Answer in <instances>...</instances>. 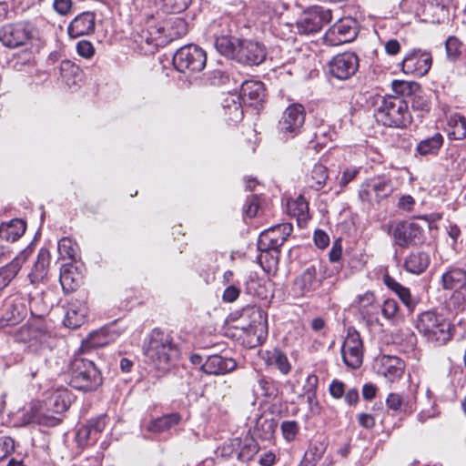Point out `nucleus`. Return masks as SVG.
Returning <instances> with one entry per match:
<instances>
[{
	"instance_id": "11",
	"label": "nucleus",
	"mask_w": 466,
	"mask_h": 466,
	"mask_svg": "<svg viewBox=\"0 0 466 466\" xmlns=\"http://www.w3.org/2000/svg\"><path fill=\"white\" fill-rule=\"evenodd\" d=\"M331 11L322 6H312L302 13L296 22L300 35H311L319 32L331 21Z\"/></svg>"
},
{
	"instance_id": "26",
	"label": "nucleus",
	"mask_w": 466,
	"mask_h": 466,
	"mask_svg": "<svg viewBox=\"0 0 466 466\" xmlns=\"http://www.w3.org/2000/svg\"><path fill=\"white\" fill-rule=\"evenodd\" d=\"M236 367L237 362L231 358L211 355L202 364L201 370L206 374L222 375L234 370Z\"/></svg>"
},
{
	"instance_id": "4",
	"label": "nucleus",
	"mask_w": 466,
	"mask_h": 466,
	"mask_svg": "<svg viewBox=\"0 0 466 466\" xmlns=\"http://www.w3.org/2000/svg\"><path fill=\"white\" fill-rule=\"evenodd\" d=\"M68 376L70 386L83 391L96 390L103 382L100 370L83 352L76 354L70 361Z\"/></svg>"
},
{
	"instance_id": "40",
	"label": "nucleus",
	"mask_w": 466,
	"mask_h": 466,
	"mask_svg": "<svg viewBox=\"0 0 466 466\" xmlns=\"http://www.w3.org/2000/svg\"><path fill=\"white\" fill-rule=\"evenodd\" d=\"M60 74L63 80L69 86L77 84L81 79V69L70 60H63L60 64Z\"/></svg>"
},
{
	"instance_id": "55",
	"label": "nucleus",
	"mask_w": 466,
	"mask_h": 466,
	"mask_svg": "<svg viewBox=\"0 0 466 466\" xmlns=\"http://www.w3.org/2000/svg\"><path fill=\"white\" fill-rule=\"evenodd\" d=\"M167 12L181 13L186 10L191 0H161Z\"/></svg>"
},
{
	"instance_id": "13",
	"label": "nucleus",
	"mask_w": 466,
	"mask_h": 466,
	"mask_svg": "<svg viewBox=\"0 0 466 466\" xmlns=\"http://www.w3.org/2000/svg\"><path fill=\"white\" fill-rule=\"evenodd\" d=\"M343 362L350 369H358L363 360V343L360 333L349 329L347 337L341 346Z\"/></svg>"
},
{
	"instance_id": "36",
	"label": "nucleus",
	"mask_w": 466,
	"mask_h": 466,
	"mask_svg": "<svg viewBox=\"0 0 466 466\" xmlns=\"http://www.w3.org/2000/svg\"><path fill=\"white\" fill-rule=\"evenodd\" d=\"M384 284L396 295L400 298L402 303L410 309L412 310L417 304V299L412 297L410 294V290L402 286L400 283L397 282L390 275H385L383 277Z\"/></svg>"
},
{
	"instance_id": "22",
	"label": "nucleus",
	"mask_w": 466,
	"mask_h": 466,
	"mask_svg": "<svg viewBox=\"0 0 466 466\" xmlns=\"http://www.w3.org/2000/svg\"><path fill=\"white\" fill-rule=\"evenodd\" d=\"M321 284L322 277L318 276L317 266L312 264L295 279L293 289L298 295L305 296L317 290Z\"/></svg>"
},
{
	"instance_id": "15",
	"label": "nucleus",
	"mask_w": 466,
	"mask_h": 466,
	"mask_svg": "<svg viewBox=\"0 0 466 466\" xmlns=\"http://www.w3.org/2000/svg\"><path fill=\"white\" fill-rule=\"evenodd\" d=\"M359 66V57L355 53L344 52L329 61V72L339 80H347L356 74Z\"/></svg>"
},
{
	"instance_id": "18",
	"label": "nucleus",
	"mask_w": 466,
	"mask_h": 466,
	"mask_svg": "<svg viewBox=\"0 0 466 466\" xmlns=\"http://www.w3.org/2000/svg\"><path fill=\"white\" fill-rule=\"evenodd\" d=\"M432 57L431 53L413 49L410 51L402 60V71L416 76H425L431 67Z\"/></svg>"
},
{
	"instance_id": "58",
	"label": "nucleus",
	"mask_w": 466,
	"mask_h": 466,
	"mask_svg": "<svg viewBox=\"0 0 466 466\" xmlns=\"http://www.w3.org/2000/svg\"><path fill=\"white\" fill-rule=\"evenodd\" d=\"M398 303L394 299H386L382 307H380V311L383 317L389 320L393 319L398 312Z\"/></svg>"
},
{
	"instance_id": "8",
	"label": "nucleus",
	"mask_w": 466,
	"mask_h": 466,
	"mask_svg": "<svg viewBox=\"0 0 466 466\" xmlns=\"http://www.w3.org/2000/svg\"><path fill=\"white\" fill-rule=\"evenodd\" d=\"M392 192L391 179L386 176H378L367 179L360 185L358 197L362 203L370 207L389 198Z\"/></svg>"
},
{
	"instance_id": "25",
	"label": "nucleus",
	"mask_w": 466,
	"mask_h": 466,
	"mask_svg": "<svg viewBox=\"0 0 466 466\" xmlns=\"http://www.w3.org/2000/svg\"><path fill=\"white\" fill-rule=\"evenodd\" d=\"M238 96L244 103L256 106L261 104L266 97L264 84L260 81L247 80L242 84Z\"/></svg>"
},
{
	"instance_id": "51",
	"label": "nucleus",
	"mask_w": 466,
	"mask_h": 466,
	"mask_svg": "<svg viewBox=\"0 0 466 466\" xmlns=\"http://www.w3.org/2000/svg\"><path fill=\"white\" fill-rule=\"evenodd\" d=\"M76 438L78 445L82 447L93 444L97 440L87 424L78 429Z\"/></svg>"
},
{
	"instance_id": "5",
	"label": "nucleus",
	"mask_w": 466,
	"mask_h": 466,
	"mask_svg": "<svg viewBox=\"0 0 466 466\" xmlns=\"http://www.w3.org/2000/svg\"><path fill=\"white\" fill-rule=\"evenodd\" d=\"M379 123L388 127L405 128L411 123L408 103L400 96H383L375 110Z\"/></svg>"
},
{
	"instance_id": "9",
	"label": "nucleus",
	"mask_w": 466,
	"mask_h": 466,
	"mask_svg": "<svg viewBox=\"0 0 466 466\" xmlns=\"http://www.w3.org/2000/svg\"><path fill=\"white\" fill-rule=\"evenodd\" d=\"M306 118V111L302 105H289L282 113L278 123V132L282 139L289 140L301 134Z\"/></svg>"
},
{
	"instance_id": "29",
	"label": "nucleus",
	"mask_w": 466,
	"mask_h": 466,
	"mask_svg": "<svg viewBox=\"0 0 466 466\" xmlns=\"http://www.w3.org/2000/svg\"><path fill=\"white\" fill-rule=\"evenodd\" d=\"M222 109L226 121L229 124H237L243 119L244 112L240 96L237 94H228L223 99Z\"/></svg>"
},
{
	"instance_id": "44",
	"label": "nucleus",
	"mask_w": 466,
	"mask_h": 466,
	"mask_svg": "<svg viewBox=\"0 0 466 466\" xmlns=\"http://www.w3.org/2000/svg\"><path fill=\"white\" fill-rule=\"evenodd\" d=\"M392 89L398 94V96H413L416 92H419L420 86L412 81L394 80L392 82Z\"/></svg>"
},
{
	"instance_id": "21",
	"label": "nucleus",
	"mask_w": 466,
	"mask_h": 466,
	"mask_svg": "<svg viewBox=\"0 0 466 466\" xmlns=\"http://www.w3.org/2000/svg\"><path fill=\"white\" fill-rule=\"evenodd\" d=\"M376 369L378 375L390 382H395L402 377L405 363L396 356L384 355L377 360Z\"/></svg>"
},
{
	"instance_id": "49",
	"label": "nucleus",
	"mask_w": 466,
	"mask_h": 466,
	"mask_svg": "<svg viewBox=\"0 0 466 466\" xmlns=\"http://www.w3.org/2000/svg\"><path fill=\"white\" fill-rule=\"evenodd\" d=\"M276 429V424L272 420H259L257 422L256 431L259 437L263 440H269Z\"/></svg>"
},
{
	"instance_id": "42",
	"label": "nucleus",
	"mask_w": 466,
	"mask_h": 466,
	"mask_svg": "<svg viewBox=\"0 0 466 466\" xmlns=\"http://www.w3.org/2000/svg\"><path fill=\"white\" fill-rule=\"evenodd\" d=\"M288 212L290 216L298 219H305L308 217L309 204L305 198L299 196L295 199L289 200L287 203Z\"/></svg>"
},
{
	"instance_id": "12",
	"label": "nucleus",
	"mask_w": 466,
	"mask_h": 466,
	"mask_svg": "<svg viewBox=\"0 0 466 466\" xmlns=\"http://www.w3.org/2000/svg\"><path fill=\"white\" fill-rule=\"evenodd\" d=\"M27 299L21 294L7 297L2 307L0 329L19 324L27 315Z\"/></svg>"
},
{
	"instance_id": "17",
	"label": "nucleus",
	"mask_w": 466,
	"mask_h": 466,
	"mask_svg": "<svg viewBox=\"0 0 466 466\" xmlns=\"http://www.w3.org/2000/svg\"><path fill=\"white\" fill-rule=\"evenodd\" d=\"M162 34L163 27L155 25L154 19H149L144 26L134 34L133 38L142 51L153 53L162 43L159 42Z\"/></svg>"
},
{
	"instance_id": "28",
	"label": "nucleus",
	"mask_w": 466,
	"mask_h": 466,
	"mask_svg": "<svg viewBox=\"0 0 466 466\" xmlns=\"http://www.w3.org/2000/svg\"><path fill=\"white\" fill-rule=\"evenodd\" d=\"M82 273L73 262L63 264L60 269L59 280L66 292L74 291L82 282Z\"/></svg>"
},
{
	"instance_id": "10",
	"label": "nucleus",
	"mask_w": 466,
	"mask_h": 466,
	"mask_svg": "<svg viewBox=\"0 0 466 466\" xmlns=\"http://www.w3.org/2000/svg\"><path fill=\"white\" fill-rule=\"evenodd\" d=\"M393 238V244L401 248L421 244L424 240L423 229L414 222L400 221L390 225L388 230Z\"/></svg>"
},
{
	"instance_id": "33",
	"label": "nucleus",
	"mask_w": 466,
	"mask_h": 466,
	"mask_svg": "<svg viewBox=\"0 0 466 466\" xmlns=\"http://www.w3.org/2000/svg\"><path fill=\"white\" fill-rule=\"evenodd\" d=\"M444 289L458 291L466 286V270L461 268H451L441 277Z\"/></svg>"
},
{
	"instance_id": "46",
	"label": "nucleus",
	"mask_w": 466,
	"mask_h": 466,
	"mask_svg": "<svg viewBox=\"0 0 466 466\" xmlns=\"http://www.w3.org/2000/svg\"><path fill=\"white\" fill-rule=\"evenodd\" d=\"M451 131L450 133L453 139L461 140L466 138V118L461 115H454L450 119Z\"/></svg>"
},
{
	"instance_id": "23",
	"label": "nucleus",
	"mask_w": 466,
	"mask_h": 466,
	"mask_svg": "<svg viewBox=\"0 0 466 466\" xmlns=\"http://www.w3.org/2000/svg\"><path fill=\"white\" fill-rule=\"evenodd\" d=\"M96 29V14L86 11L77 15L68 25L67 33L71 38L92 35Z\"/></svg>"
},
{
	"instance_id": "39",
	"label": "nucleus",
	"mask_w": 466,
	"mask_h": 466,
	"mask_svg": "<svg viewBox=\"0 0 466 466\" xmlns=\"http://www.w3.org/2000/svg\"><path fill=\"white\" fill-rule=\"evenodd\" d=\"M241 39L230 35L228 37L221 38L213 44L220 55L235 60L239 46L238 43H241Z\"/></svg>"
},
{
	"instance_id": "30",
	"label": "nucleus",
	"mask_w": 466,
	"mask_h": 466,
	"mask_svg": "<svg viewBox=\"0 0 466 466\" xmlns=\"http://www.w3.org/2000/svg\"><path fill=\"white\" fill-rule=\"evenodd\" d=\"M416 397H404L400 393L391 392L386 398V406L398 414H411L415 410Z\"/></svg>"
},
{
	"instance_id": "2",
	"label": "nucleus",
	"mask_w": 466,
	"mask_h": 466,
	"mask_svg": "<svg viewBox=\"0 0 466 466\" xmlns=\"http://www.w3.org/2000/svg\"><path fill=\"white\" fill-rule=\"evenodd\" d=\"M71 401V394L66 389L57 390L45 400L44 405L32 406L30 411L24 414L23 420L25 423L56 426L61 421L56 415L65 412Z\"/></svg>"
},
{
	"instance_id": "16",
	"label": "nucleus",
	"mask_w": 466,
	"mask_h": 466,
	"mask_svg": "<svg viewBox=\"0 0 466 466\" xmlns=\"http://www.w3.org/2000/svg\"><path fill=\"white\" fill-rule=\"evenodd\" d=\"M357 35L356 21L350 18L339 19L324 35L329 46H339L352 41Z\"/></svg>"
},
{
	"instance_id": "27",
	"label": "nucleus",
	"mask_w": 466,
	"mask_h": 466,
	"mask_svg": "<svg viewBox=\"0 0 466 466\" xmlns=\"http://www.w3.org/2000/svg\"><path fill=\"white\" fill-rule=\"evenodd\" d=\"M116 337L117 334L111 331L109 327H105L100 330L91 333L87 339L83 341L79 352L86 354L91 349L101 348L109 344Z\"/></svg>"
},
{
	"instance_id": "57",
	"label": "nucleus",
	"mask_w": 466,
	"mask_h": 466,
	"mask_svg": "<svg viewBox=\"0 0 466 466\" xmlns=\"http://www.w3.org/2000/svg\"><path fill=\"white\" fill-rule=\"evenodd\" d=\"M15 451V441L9 436H0V461Z\"/></svg>"
},
{
	"instance_id": "3",
	"label": "nucleus",
	"mask_w": 466,
	"mask_h": 466,
	"mask_svg": "<svg viewBox=\"0 0 466 466\" xmlns=\"http://www.w3.org/2000/svg\"><path fill=\"white\" fill-rule=\"evenodd\" d=\"M416 328L428 342L436 346L446 345L453 337L454 325L449 319L434 310L418 315Z\"/></svg>"
},
{
	"instance_id": "20",
	"label": "nucleus",
	"mask_w": 466,
	"mask_h": 466,
	"mask_svg": "<svg viewBox=\"0 0 466 466\" xmlns=\"http://www.w3.org/2000/svg\"><path fill=\"white\" fill-rule=\"evenodd\" d=\"M238 44L239 46L235 59L238 63L258 66L265 61L267 49L263 44L252 40H242Z\"/></svg>"
},
{
	"instance_id": "24",
	"label": "nucleus",
	"mask_w": 466,
	"mask_h": 466,
	"mask_svg": "<svg viewBox=\"0 0 466 466\" xmlns=\"http://www.w3.org/2000/svg\"><path fill=\"white\" fill-rule=\"evenodd\" d=\"M235 27L236 25L228 16L216 19L208 25L205 33L206 39L215 43L221 38L228 37L232 35Z\"/></svg>"
},
{
	"instance_id": "1",
	"label": "nucleus",
	"mask_w": 466,
	"mask_h": 466,
	"mask_svg": "<svg viewBox=\"0 0 466 466\" xmlns=\"http://www.w3.org/2000/svg\"><path fill=\"white\" fill-rule=\"evenodd\" d=\"M143 350L148 361L163 372L168 370L179 356V347L175 342L173 334L158 328L154 329L147 336Z\"/></svg>"
},
{
	"instance_id": "59",
	"label": "nucleus",
	"mask_w": 466,
	"mask_h": 466,
	"mask_svg": "<svg viewBox=\"0 0 466 466\" xmlns=\"http://www.w3.org/2000/svg\"><path fill=\"white\" fill-rule=\"evenodd\" d=\"M259 208V197L258 195H252L247 198L246 204L244 205V212L246 216L254 218Z\"/></svg>"
},
{
	"instance_id": "7",
	"label": "nucleus",
	"mask_w": 466,
	"mask_h": 466,
	"mask_svg": "<svg viewBox=\"0 0 466 466\" xmlns=\"http://www.w3.org/2000/svg\"><path fill=\"white\" fill-rule=\"evenodd\" d=\"M173 66L180 73L192 76L201 72L207 63L206 52L199 46L190 44L186 45L173 56Z\"/></svg>"
},
{
	"instance_id": "34",
	"label": "nucleus",
	"mask_w": 466,
	"mask_h": 466,
	"mask_svg": "<svg viewBox=\"0 0 466 466\" xmlns=\"http://www.w3.org/2000/svg\"><path fill=\"white\" fill-rule=\"evenodd\" d=\"M181 420V416L177 412L168 413L154 419L148 422L146 429L152 433L159 434L169 431Z\"/></svg>"
},
{
	"instance_id": "31",
	"label": "nucleus",
	"mask_w": 466,
	"mask_h": 466,
	"mask_svg": "<svg viewBox=\"0 0 466 466\" xmlns=\"http://www.w3.org/2000/svg\"><path fill=\"white\" fill-rule=\"evenodd\" d=\"M86 313L87 308L84 303L77 300L69 302L64 325L72 329L79 328L86 321Z\"/></svg>"
},
{
	"instance_id": "38",
	"label": "nucleus",
	"mask_w": 466,
	"mask_h": 466,
	"mask_svg": "<svg viewBox=\"0 0 466 466\" xmlns=\"http://www.w3.org/2000/svg\"><path fill=\"white\" fill-rule=\"evenodd\" d=\"M443 137L436 132L433 136L420 140L416 147V152L420 156H436L443 145Z\"/></svg>"
},
{
	"instance_id": "43",
	"label": "nucleus",
	"mask_w": 466,
	"mask_h": 466,
	"mask_svg": "<svg viewBox=\"0 0 466 466\" xmlns=\"http://www.w3.org/2000/svg\"><path fill=\"white\" fill-rule=\"evenodd\" d=\"M267 354L270 365L276 366L283 374H288L290 371L291 366L289 360L281 350L275 349L272 351H268Z\"/></svg>"
},
{
	"instance_id": "37",
	"label": "nucleus",
	"mask_w": 466,
	"mask_h": 466,
	"mask_svg": "<svg viewBox=\"0 0 466 466\" xmlns=\"http://www.w3.org/2000/svg\"><path fill=\"white\" fill-rule=\"evenodd\" d=\"M50 262V253L46 248H41L37 255V259L34 264L31 272L28 274L31 283L41 281L47 274Z\"/></svg>"
},
{
	"instance_id": "48",
	"label": "nucleus",
	"mask_w": 466,
	"mask_h": 466,
	"mask_svg": "<svg viewBox=\"0 0 466 466\" xmlns=\"http://www.w3.org/2000/svg\"><path fill=\"white\" fill-rule=\"evenodd\" d=\"M258 450L259 447L256 441L249 439L240 448V451L238 454V459L244 462L249 461L258 453Z\"/></svg>"
},
{
	"instance_id": "45",
	"label": "nucleus",
	"mask_w": 466,
	"mask_h": 466,
	"mask_svg": "<svg viewBox=\"0 0 466 466\" xmlns=\"http://www.w3.org/2000/svg\"><path fill=\"white\" fill-rule=\"evenodd\" d=\"M328 178V168L322 164H315L311 170L310 187L315 190H320L326 184Z\"/></svg>"
},
{
	"instance_id": "41",
	"label": "nucleus",
	"mask_w": 466,
	"mask_h": 466,
	"mask_svg": "<svg viewBox=\"0 0 466 466\" xmlns=\"http://www.w3.org/2000/svg\"><path fill=\"white\" fill-rule=\"evenodd\" d=\"M58 252L62 258H68L71 262L76 261L78 256L79 248L76 242L70 238H62L58 241Z\"/></svg>"
},
{
	"instance_id": "35",
	"label": "nucleus",
	"mask_w": 466,
	"mask_h": 466,
	"mask_svg": "<svg viewBox=\"0 0 466 466\" xmlns=\"http://www.w3.org/2000/svg\"><path fill=\"white\" fill-rule=\"evenodd\" d=\"M25 229V221L14 218L0 225V238L6 241L15 242L24 235Z\"/></svg>"
},
{
	"instance_id": "63",
	"label": "nucleus",
	"mask_w": 466,
	"mask_h": 466,
	"mask_svg": "<svg viewBox=\"0 0 466 466\" xmlns=\"http://www.w3.org/2000/svg\"><path fill=\"white\" fill-rule=\"evenodd\" d=\"M106 416H100L96 419L90 420L87 422L88 427L91 429L93 433L97 438L98 434L101 433L106 428Z\"/></svg>"
},
{
	"instance_id": "50",
	"label": "nucleus",
	"mask_w": 466,
	"mask_h": 466,
	"mask_svg": "<svg viewBox=\"0 0 466 466\" xmlns=\"http://www.w3.org/2000/svg\"><path fill=\"white\" fill-rule=\"evenodd\" d=\"M462 44L456 36H449L445 42L447 57L452 61L457 60L461 56Z\"/></svg>"
},
{
	"instance_id": "52",
	"label": "nucleus",
	"mask_w": 466,
	"mask_h": 466,
	"mask_svg": "<svg viewBox=\"0 0 466 466\" xmlns=\"http://www.w3.org/2000/svg\"><path fill=\"white\" fill-rule=\"evenodd\" d=\"M360 167L350 166L343 168L341 176L339 178V185L340 187H345L349 183L353 181L359 175Z\"/></svg>"
},
{
	"instance_id": "32",
	"label": "nucleus",
	"mask_w": 466,
	"mask_h": 466,
	"mask_svg": "<svg viewBox=\"0 0 466 466\" xmlns=\"http://www.w3.org/2000/svg\"><path fill=\"white\" fill-rule=\"evenodd\" d=\"M430 262L431 257L427 252L417 250L406 257L403 268L410 273L420 275L427 269Z\"/></svg>"
},
{
	"instance_id": "6",
	"label": "nucleus",
	"mask_w": 466,
	"mask_h": 466,
	"mask_svg": "<svg viewBox=\"0 0 466 466\" xmlns=\"http://www.w3.org/2000/svg\"><path fill=\"white\" fill-rule=\"evenodd\" d=\"M293 226L290 223H281L270 227L260 233L258 240V248L261 253L270 256L272 262L277 265L280 248L291 234Z\"/></svg>"
},
{
	"instance_id": "47",
	"label": "nucleus",
	"mask_w": 466,
	"mask_h": 466,
	"mask_svg": "<svg viewBox=\"0 0 466 466\" xmlns=\"http://www.w3.org/2000/svg\"><path fill=\"white\" fill-rule=\"evenodd\" d=\"M335 137V129L326 124H321L317 127L316 131L314 132V137L317 140V143L321 146H325L328 142L332 141Z\"/></svg>"
},
{
	"instance_id": "53",
	"label": "nucleus",
	"mask_w": 466,
	"mask_h": 466,
	"mask_svg": "<svg viewBox=\"0 0 466 466\" xmlns=\"http://www.w3.org/2000/svg\"><path fill=\"white\" fill-rule=\"evenodd\" d=\"M16 268L6 264L5 267L0 268V291H2L9 283L15 278L17 273Z\"/></svg>"
},
{
	"instance_id": "64",
	"label": "nucleus",
	"mask_w": 466,
	"mask_h": 466,
	"mask_svg": "<svg viewBox=\"0 0 466 466\" xmlns=\"http://www.w3.org/2000/svg\"><path fill=\"white\" fill-rule=\"evenodd\" d=\"M72 5V0H54L53 3L55 11L61 15H66L70 13Z\"/></svg>"
},
{
	"instance_id": "60",
	"label": "nucleus",
	"mask_w": 466,
	"mask_h": 466,
	"mask_svg": "<svg viewBox=\"0 0 466 466\" xmlns=\"http://www.w3.org/2000/svg\"><path fill=\"white\" fill-rule=\"evenodd\" d=\"M77 54L84 58H91L95 54V48L91 42L81 40L76 45Z\"/></svg>"
},
{
	"instance_id": "56",
	"label": "nucleus",
	"mask_w": 466,
	"mask_h": 466,
	"mask_svg": "<svg viewBox=\"0 0 466 466\" xmlns=\"http://www.w3.org/2000/svg\"><path fill=\"white\" fill-rule=\"evenodd\" d=\"M411 106L413 109L420 111L428 112L431 109L430 100L426 96L420 94V90L412 96Z\"/></svg>"
},
{
	"instance_id": "62",
	"label": "nucleus",
	"mask_w": 466,
	"mask_h": 466,
	"mask_svg": "<svg viewBox=\"0 0 466 466\" xmlns=\"http://www.w3.org/2000/svg\"><path fill=\"white\" fill-rule=\"evenodd\" d=\"M240 294V289L235 285L228 286L222 295L224 302L232 303L238 299Z\"/></svg>"
},
{
	"instance_id": "61",
	"label": "nucleus",
	"mask_w": 466,
	"mask_h": 466,
	"mask_svg": "<svg viewBox=\"0 0 466 466\" xmlns=\"http://www.w3.org/2000/svg\"><path fill=\"white\" fill-rule=\"evenodd\" d=\"M33 249L31 247L25 248L24 250H22L10 263H8L9 266H13L16 268L15 272L18 273L23 263L26 261L28 257L32 254Z\"/></svg>"
},
{
	"instance_id": "19",
	"label": "nucleus",
	"mask_w": 466,
	"mask_h": 466,
	"mask_svg": "<svg viewBox=\"0 0 466 466\" xmlns=\"http://www.w3.org/2000/svg\"><path fill=\"white\" fill-rule=\"evenodd\" d=\"M32 32L25 23L5 25L0 28V41L9 48H15L26 44Z\"/></svg>"
},
{
	"instance_id": "54",
	"label": "nucleus",
	"mask_w": 466,
	"mask_h": 466,
	"mask_svg": "<svg viewBox=\"0 0 466 466\" xmlns=\"http://www.w3.org/2000/svg\"><path fill=\"white\" fill-rule=\"evenodd\" d=\"M299 429V424L295 420H285L281 423L282 435L288 441H291L296 438Z\"/></svg>"
},
{
	"instance_id": "14",
	"label": "nucleus",
	"mask_w": 466,
	"mask_h": 466,
	"mask_svg": "<svg viewBox=\"0 0 466 466\" xmlns=\"http://www.w3.org/2000/svg\"><path fill=\"white\" fill-rule=\"evenodd\" d=\"M357 309L360 319L368 326L381 325L380 323V305L377 302L372 291L358 295L351 305Z\"/></svg>"
}]
</instances>
